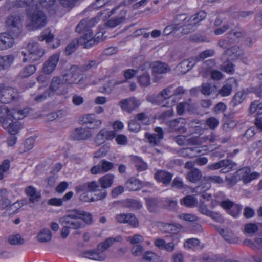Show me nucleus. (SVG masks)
Returning a JSON list of instances; mask_svg holds the SVG:
<instances>
[{
	"label": "nucleus",
	"instance_id": "4",
	"mask_svg": "<svg viewBox=\"0 0 262 262\" xmlns=\"http://www.w3.org/2000/svg\"><path fill=\"white\" fill-rule=\"evenodd\" d=\"M75 189L77 192L88 191L95 192V195L91 198V201L103 200L107 194L106 190H100V186L96 181H92L80 185L76 186Z\"/></svg>",
	"mask_w": 262,
	"mask_h": 262
},
{
	"label": "nucleus",
	"instance_id": "60",
	"mask_svg": "<svg viewBox=\"0 0 262 262\" xmlns=\"http://www.w3.org/2000/svg\"><path fill=\"white\" fill-rule=\"evenodd\" d=\"M10 161L5 160L0 165V180L4 178V172H7L10 168Z\"/></svg>",
	"mask_w": 262,
	"mask_h": 262
},
{
	"label": "nucleus",
	"instance_id": "15",
	"mask_svg": "<svg viewBox=\"0 0 262 262\" xmlns=\"http://www.w3.org/2000/svg\"><path fill=\"white\" fill-rule=\"evenodd\" d=\"M79 121L82 124L88 125V128L96 129L101 126L102 121L96 118L93 114H85L80 118Z\"/></svg>",
	"mask_w": 262,
	"mask_h": 262
},
{
	"label": "nucleus",
	"instance_id": "44",
	"mask_svg": "<svg viewBox=\"0 0 262 262\" xmlns=\"http://www.w3.org/2000/svg\"><path fill=\"white\" fill-rule=\"evenodd\" d=\"M22 128L23 125L19 122L17 121H14L13 120L12 123H11L8 127L4 128L7 130L10 135H16Z\"/></svg>",
	"mask_w": 262,
	"mask_h": 262
},
{
	"label": "nucleus",
	"instance_id": "47",
	"mask_svg": "<svg viewBox=\"0 0 262 262\" xmlns=\"http://www.w3.org/2000/svg\"><path fill=\"white\" fill-rule=\"evenodd\" d=\"M147 207L150 212H156L158 207L159 201L156 198H147L146 199Z\"/></svg>",
	"mask_w": 262,
	"mask_h": 262
},
{
	"label": "nucleus",
	"instance_id": "41",
	"mask_svg": "<svg viewBox=\"0 0 262 262\" xmlns=\"http://www.w3.org/2000/svg\"><path fill=\"white\" fill-rule=\"evenodd\" d=\"M181 205L187 207H192L197 203V200L193 196L188 195L180 200Z\"/></svg>",
	"mask_w": 262,
	"mask_h": 262
},
{
	"label": "nucleus",
	"instance_id": "50",
	"mask_svg": "<svg viewBox=\"0 0 262 262\" xmlns=\"http://www.w3.org/2000/svg\"><path fill=\"white\" fill-rule=\"evenodd\" d=\"M250 172V169L249 167H246L238 169L235 174L236 177L238 178V180L243 179L244 183H246V180L248 179Z\"/></svg>",
	"mask_w": 262,
	"mask_h": 262
},
{
	"label": "nucleus",
	"instance_id": "58",
	"mask_svg": "<svg viewBox=\"0 0 262 262\" xmlns=\"http://www.w3.org/2000/svg\"><path fill=\"white\" fill-rule=\"evenodd\" d=\"M221 69L227 73L232 74L234 72V65L227 60L222 64Z\"/></svg>",
	"mask_w": 262,
	"mask_h": 262
},
{
	"label": "nucleus",
	"instance_id": "3",
	"mask_svg": "<svg viewBox=\"0 0 262 262\" xmlns=\"http://www.w3.org/2000/svg\"><path fill=\"white\" fill-rule=\"evenodd\" d=\"M97 18L96 17L92 18L91 19H84L82 20L79 24L77 26L75 31L77 32L83 34L82 36L84 39L87 38L88 40L92 39L94 41V45L97 43L100 39V36H102V34L98 33L97 37H94L93 32L91 28L93 27L97 23Z\"/></svg>",
	"mask_w": 262,
	"mask_h": 262
},
{
	"label": "nucleus",
	"instance_id": "34",
	"mask_svg": "<svg viewBox=\"0 0 262 262\" xmlns=\"http://www.w3.org/2000/svg\"><path fill=\"white\" fill-rule=\"evenodd\" d=\"M101 61L98 59L89 60L84 64L79 67L81 72H85L91 69L96 68L100 63Z\"/></svg>",
	"mask_w": 262,
	"mask_h": 262
},
{
	"label": "nucleus",
	"instance_id": "36",
	"mask_svg": "<svg viewBox=\"0 0 262 262\" xmlns=\"http://www.w3.org/2000/svg\"><path fill=\"white\" fill-rule=\"evenodd\" d=\"M51 232L48 228H43L40 231L37 235V239L39 242L45 243L51 239Z\"/></svg>",
	"mask_w": 262,
	"mask_h": 262
},
{
	"label": "nucleus",
	"instance_id": "62",
	"mask_svg": "<svg viewBox=\"0 0 262 262\" xmlns=\"http://www.w3.org/2000/svg\"><path fill=\"white\" fill-rule=\"evenodd\" d=\"M99 164H100L102 172H107L113 168L114 164L110 162L105 160H101Z\"/></svg>",
	"mask_w": 262,
	"mask_h": 262
},
{
	"label": "nucleus",
	"instance_id": "39",
	"mask_svg": "<svg viewBox=\"0 0 262 262\" xmlns=\"http://www.w3.org/2000/svg\"><path fill=\"white\" fill-rule=\"evenodd\" d=\"M207 14L204 11H200L197 13L191 16L189 20V23H191L192 24H195V28H196L197 25L201 21L204 20L206 17Z\"/></svg>",
	"mask_w": 262,
	"mask_h": 262
},
{
	"label": "nucleus",
	"instance_id": "32",
	"mask_svg": "<svg viewBox=\"0 0 262 262\" xmlns=\"http://www.w3.org/2000/svg\"><path fill=\"white\" fill-rule=\"evenodd\" d=\"M202 177V173L201 170L196 168H193L188 172L186 175V179L192 183H196L199 181Z\"/></svg>",
	"mask_w": 262,
	"mask_h": 262
},
{
	"label": "nucleus",
	"instance_id": "17",
	"mask_svg": "<svg viewBox=\"0 0 262 262\" xmlns=\"http://www.w3.org/2000/svg\"><path fill=\"white\" fill-rule=\"evenodd\" d=\"M12 110L6 106H0V125L3 128L8 127L13 122Z\"/></svg>",
	"mask_w": 262,
	"mask_h": 262
},
{
	"label": "nucleus",
	"instance_id": "55",
	"mask_svg": "<svg viewBox=\"0 0 262 262\" xmlns=\"http://www.w3.org/2000/svg\"><path fill=\"white\" fill-rule=\"evenodd\" d=\"M8 242L11 245H22L24 243L25 240L18 234L9 236Z\"/></svg>",
	"mask_w": 262,
	"mask_h": 262
},
{
	"label": "nucleus",
	"instance_id": "35",
	"mask_svg": "<svg viewBox=\"0 0 262 262\" xmlns=\"http://www.w3.org/2000/svg\"><path fill=\"white\" fill-rule=\"evenodd\" d=\"M125 187L129 191H137L140 189L141 184L138 179L131 178L126 182Z\"/></svg>",
	"mask_w": 262,
	"mask_h": 262
},
{
	"label": "nucleus",
	"instance_id": "42",
	"mask_svg": "<svg viewBox=\"0 0 262 262\" xmlns=\"http://www.w3.org/2000/svg\"><path fill=\"white\" fill-rule=\"evenodd\" d=\"M137 79L142 86L147 87L150 84V76L147 71H145L142 75L138 76Z\"/></svg>",
	"mask_w": 262,
	"mask_h": 262
},
{
	"label": "nucleus",
	"instance_id": "48",
	"mask_svg": "<svg viewBox=\"0 0 262 262\" xmlns=\"http://www.w3.org/2000/svg\"><path fill=\"white\" fill-rule=\"evenodd\" d=\"M131 160L138 171H143L147 169L146 163L144 162L139 157L133 156Z\"/></svg>",
	"mask_w": 262,
	"mask_h": 262
},
{
	"label": "nucleus",
	"instance_id": "56",
	"mask_svg": "<svg viewBox=\"0 0 262 262\" xmlns=\"http://www.w3.org/2000/svg\"><path fill=\"white\" fill-rule=\"evenodd\" d=\"M179 226V225L167 224L164 226V231L165 232L171 234H176L178 233L180 230Z\"/></svg>",
	"mask_w": 262,
	"mask_h": 262
},
{
	"label": "nucleus",
	"instance_id": "18",
	"mask_svg": "<svg viewBox=\"0 0 262 262\" xmlns=\"http://www.w3.org/2000/svg\"><path fill=\"white\" fill-rule=\"evenodd\" d=\"M70 136L74 140H85L90 138L92 137V134L87 128L78 127L72 132Z\"/></svg>",
	"mask_w": 262,
	"mask_h": 262
},
{
	"label": "nucleus",
	"instance_id": "7",
	"mask_svg": "<svg viewBox=\"0 0 262 262\" xmlns=\"http://www.w3.org/2000/svg\"><path fill=\"white\" fill-rule=\"evenodd\" d=\"M26 49L29 52L28 54L24 51L21 52V54L25 57L23 59L24 62H26L27 60V58L25 57L27 55L28 56L30 60L35 61L42 57L44 54V50L39 47V45L37 42H29L27 45Z\"/></svg>",
	"mask_w": 262,
	"mask_h": 262
},
{
	"label": "nucleus",
	"instance_id": "51",
	"mask_svg": "<svg viewBox=\"0 0 262 262\" xmlns=\"http://www.w3.org/2000/svg\"><path fill=\"white\" fill-rule=\"evenodd\" d=\"M124 15L126 14V11H123ZM125 20V16L112 18L106 22V25L108 27L114 28L123 23Z\"/></svg>",
	"mask_w": 262,
	"mask_h": 262
},
{
	"label": "nucleus",
	"instance_id": "23",
	"mask_svg": "<svg viewBox=\"0 0 262 262\" xmlns=\"http://www.w3.org/2000/svg\"><path fill=\"white\" fill-rule=\"evenodd\" d=\"M59 61V56L54 54L51 56L43 64V71L47 74L52 73L55 69Z\"/></svg>",
	"mask_w": 262,
	"mask_h": 262
},
{
	"label": "nucleus",
	"instance_id": "9",
	"mask_svg": "<svg viewBox=\"0 0 262 262\" xmlns=\"http://www.w3.org/2000/svg\"><path fill=\"white\" fill-rule=\"evenodd\" d=\"M152 69L153 81L155 82L160 81L164 78L163 74L171 71L170 67L166 63L156 61L150 65Z\"/></svg>",
	"mask_w": 262,
	"mask_h": 262
},
{
	"label": "nucleus",
	"instance_id": "37",
	"mask_svg": "<svg viewBox=\"0 0 262 262\" xmlns=\"http://www.w3.org/2000/svg\"><path fill=\"white\" fill-rule=\"evenodd\" d=\"M37 0H16L15 2L14 6L17 7H28L29 8L33 9L34 7L36 9Z\"/></svg>",
	"mask_w": 262,
	"mask_h": 262
},
{
	"label": "nucleus",
	"instance_id": "21",
	"mask_svg": "<svg viewBox=\"0 0 262 262\" xmlns=\"http://www.w3.org/2000/svg\"><path fill=\"white\" fill-rule=\"evenodd\" d=\"M184 122L185 119L183 118H179L170 121L168 122V126L170 131L179 132L180 133L186 132L187 129L184 125Z\"/></svg>",
	"mask_w": 262,
	"mask_h": 262
},
{
	"label": "nucleus",
	"instance_id": "28",
	"mask_svg": "<svg viewBox=\"0 0 262 262\" xmlns=\"http://www.w3.org/2000/svg\"><path fill=\"white\" fill-rule=\"evenodd\" d=\"M196 29L195 24H192L191 23H189L187 25H183L179 27H178L176 30V31H177L176 36L180 37L184 35L194 31Z\"/></svg>",
	"mask_w": 262,
	"mask_h": 262
},
{
	"label": "nucleus",
	"instance_id": "64",
	"mask_svg": "<svg viewBox=\"0 0 262 262\" xmlns=\"http://www.w3.org/2000/svg\"><path fill=\"white\" fill-rule=\"evenodd\" d=\"M144 258L149 262H158V256L151 251H147L144 255Z\"/></svg>",
	"mask_w": 262,
	"mask_h": 262
},
{
	"label": "nucleus",
	"instance_id": "12",
	"mask_svg": "<svg viewBox=\"0 0 262 262\" xmlns=\"http://www.w3.org/2000/svg\"><path fill=\"white\" fill-rule=\"evenodd\" d=\"M28 16L31 20V26L35 29L42 28L46 24V17L43 12L35 9L32 13L28 12Z\"/></svg>",
	"mask_w": 262,
	"mask_h": 262
},
{
	"label": "nucleus",
	"instance_id": "14",
	"mask_svg": "<svg viewBox=\"0 0 262 262\" xmlns=\"http://www.w3.org/2000/svg\"><path fill=\"white\" fill-rule=\"evenodd\" d=\"M116 137L115 130H109L106 128L101 129L95 138V142L100 146L107 141L112 140Z\"/></svg>",
	"mask_w": 262,
	"mask_h": 262
},
{
	"label": "nucleus",
	"instance_id": "33",
	"mask_svg": "<svg viewBox=\"0 0 262 262\" xmlns=\"http://www.w3.org/2000/svg\"><path fill=\"white\" fill-rule=\"evenodd\" d=\"M172 95V94L170 91V88H166L156 96L153 103H158L160 104L161 102H162L164 100H166Z\"/></svg>",
	"mask_w": 262,
	"mask_h": 262
},
{
	"label": "nucleus",
	"instance_id": "1",
	"mask_svg": "<svg viewBox=\"0 0 262 262\" xmlns=\"http://www.w3.org/2000/svg\"><path fill=\"white\" fill-rule=\"evenodd\" d=\"M92 216L87 212L80 209H72L68 212V217L63 221V223H69L75 229L85 227V224L92 223Z\"/></svg>",
	"mask_w": 262,
	"mask_h": 262
},
{
	"label": "nucleus",
	"instance_id": "27",
	"mask_svg": "<svg viewBox=\"0 0 262 262\" xmlns=\"http://www.w3.org/2000/svg\"><path fill=\"white\" fill-rule=\"evenodd\" d=\"M172 176V174L170 173L163 170H159L155 174V178L156 180L162 182L165 185L170 183Z\"/></svg>",
	"mask_w": 262,
	"mask_h": 262
},
{
	"label": "nucleus",
	"instance_id": "10",
	"mask_svg": "<svg viewBox=\"0 0 262 262\" xmlns=\"http://www.w3.org/2000/svg\"><path fill=\"white\" fill-rule=\"evenodd\" d=\"M79 45L83 46L84 48H90L94 45V41L92 39L88 40L81 36L79 38H75L67 46L65 53L69 55L74 52L77 49Z\"/></svg>",
	"mask_w": 262,
	"mask_h": 262
},
{
	"label": "nucleus",
	"instance_id": "13",
	"mask_svg": "<svg viewBox=\"0 0 262 262\" xmlns=\"http://www.w3.org/2000/svg\"><path fill=\"white\" fill-rule=\"evenodd\" d=\"M80 73L81 71L79 66L73 65L66 71L61 78L68 84H78L81 79L78 81H76V80L78 78Z\"/></svg>",
	"mask_w": 262,
	"mask_h": 262
},
{
	"label": "nucleus",
	"instance_id": "61",
	"mask_svg": "<svg viewBox=\"0 0 262 262\" xmlns=\"http://www.w3.org/2000/svg\"><path fill=\"white\" fill-rule=\"evenodd\" d=\"M52 96L48 89H47L42 94H37L34 100L37 102H41L45 100L48 97Z\"/></svg>",
	"mask_w": 262,
	"mask_h": 262
},
{
	"label": "nucleus",
	"instance_id": "19",
	"mask_svg": "<svg viewBox=\"0 0 262 262\" xmlns=\"http://www.w3.org/2000/svg\"><path fill=\"white\" fill-rule=\"evenodd\" d=\"M244 54V50L239 46H233L225 50L223 55H227L230 60H236Z\"/></svg>",
	"mask_w": 262,
	"mask_h": 262
},
{
	"label": "nucleus",
	"instance_id": "46",
	"mask_svg": "<svg viewBox=\"0 0 262 262\" xmlns=\"http://www.w3.org/2000/svg\"><path fill=\"white\" fill-rule=\"evenodd\" d=\"M125 207L133 210L140 209L142 207V204L138 200L134 199H126L124 202Z\"/></svg>",
	"mask_w": 262,
	"mask_h": 262
},
{
	"label": "nucleus",
	"instance_id": "2",
	"mask_svg": "<svg viewBox=\"0 0 262 262\" xmlns=\"http://www.w3.org/2000/svg\"><path fill=\"white\" fill-rule=\"evenodd\" d=\"M121 239L122 237L120 236H117L115 238H107L104 242L99 244L97 251H88L83 252L82 255L84 257L95 260H104L106 258V255L103 252L111 246L115 242H120Z\"/></svg>",
	"mask_w": 262,
	"mask_h": 262
},
{
	"label": "nucleus",
	"instance_id": "30",
	"mask_svg": "<svg viewBox=\"0 0 262 262\" xmlns=\"http://www.w3.org/2000/svg\"><path fill=\"white\" fill-rule=\"evenodd\" d=\"M216 230L219 233L222 235L225 240L228 243H235L237 242V237L231 231L224 230L220 228H216Z\"/></svg>",
	"mask_w": 262,
	"mask_h": 262
},
{
	"label": "nucleus",
	"instance_id": "52",
	"mask_svg": "<svg viewBox=\"0 0 262 262\" xmlns=\"http://www.w3.org/2000/svg\"><path fill=\"white\" fill-rule=\"evenodd\" d=\"M125 223H128L133 227H137L139 225L138 219L133 213H126Z\"/></svg>",
	"mask_w": 262,
	"mask_h": 262
},
{
	"label": "nucleus",
	"instance_id": "43",
	"mask_svg": "<svg viewBox=\"0 0 262 262\" xmlns=\"http://www.w3.org/2000/svg\"><path fill=\"white\" fill-rule=\"evenodd\" d=\"M200 91L203 95L209 96L216 92V87L209 83H203L201 85Z\"/></svg>",
	"mask_w": 262,
	"mask_h": 262
},
{
	"label": "nucleus",
	"instance_id": "57",
	"mask_svg": "<svg viewBox=\"0 0 262 262\" xmlns=\"http://www.w3.org/2000/svg\"><path fill=\"white\" fill-rule=\"evenodd\" d=\"M40 41L46 40L47 42H51L54 39V35L49 30H45L42 34L38 36Z\"/></svg>",
	"mask_w": 262,
	"mask_h": 262
},
{
	"label": "nucleus",
	"instance_id": "16",
	"mask_svg": "<svg viewBox=\"0 0 262 262\" xmlns=\"http://www.w3.org/2000/svg\"><path fill=\"white\" fill-rule=\"evenodd\" d=\"M141 103L139 100L135 97H130L127 99H122L119 102V105L121 108L130 113L133 110L138 107Z\"/></svg>",
	"mask_w": 262,
	"mask_h": 262
},
{
	"label": "nucleus",
	"instance_id": "22",
	"mask_svg": "<svg viewBox=\"0 0 262 262\" xmlns=\"http://www.w3.org/2000/svg\"><path fill=\"white\" fill-rule=\"evenodd\" d=\"M154 130L155 133L153 134L146 133L145 137L151 144L157 145L163 138V131L161 128L159 127H156Z\"/></svg>",
	"mask_w": 262,
	"mask_h": 262
},
{
	"label": "nucleus",
	"instance_id": "8",
	"mask_svg": "<svg viewBox=\"0 0 262 262\" xmlns=\"http://www.w3.org/2000/svg\"><path fill=\"white\" fill-rule=\"evenodd\" d=\"M66 84L61 78L58 76L53 77L48 89L52 96L54 94L64 95L68 92V88Z\"/></svg>",
	"mask_w": 262,
	"mask_h": 262
},
{
	"label": "nucleus",
	"instance_id": "53",
	"mask_svg": "<svg viewBox=\"0 0 262 262\" xmlns=\"http://www.w3.org/2000/svg\"><path fill=\"white\" fill-rule=\"evenodd\" d=\"M135 119L138 122L141 124H143L145 125H149L150 122L149 117L145 113H140L137 114L135 117Z\"/></svg>",
	"mask_w": 262,
	"mask_h": 262
},
{
	"label": "nucleus",
	"instance_id": "6",
	"mask_svg": "<svg viewBox=\"0 0 262 262\" xmlns=\"http://www.w3.org/2000/svg\"><path fill=\"white\" fill-rule=\"evenodd\" d=\"M6 26L14 36L18 37L21 33L22 27L20 16L16 14L9 15L6 21Z\"/></svg>",
	"mask_w": 262,
	"mask_h": 262
},
{
	"label": "nucleus",
	"instance_id": "24",
	"mask_svg": "<svg viewBox=\"0 0 262 262\" xmlns=\"http://www.w3.org/2000/svg\"><path fill=\"white\" fill-rule=\"evenodd\" d=\"M236 85V80L234 78H231L228 80L227 82L218 91V94L223 97H226L231 93L233 85Z\"/></svg>",
	"mask_w": 262,
	"mask_h": 262
},
{
	"label": "nucleus",
	"instance_id": "29",
	"mask_svg": "<svg viewBox=\"0 0 262 262\" xmlns=\"http://www.w3.org/2000/svg\"><path fill=\"white\" fill-rule=\"evenodd\" d=\"M27 195L30 197L29 201L31 203L38 201L41 197L40 192H37L36 189L32 186L27 187L25 190Z\"/></svg>",
	"mask_w": 262,
	"mask_h": 262
},
{
	"label": "nucleus",
	"instance_id": "11",
	"mask_svg": "<svg viewBox=\"0 0 262 262\" xmlns=\"http://www.w3.org/2000/svg\"><path fill=\"white\" fill-rule=\"evenodd\" d=\"M236 164L230 160L225 159L218 161L216 163L209 164L207 168L209 170H216L222 168L220 170L221 173H227L236 169Z\"/></svg>",
	"mask_w": 262,
	"mask_h": 262
},
{
	"label": "nucleus",
	"instance_id": "59",
	"mask_svg": "<svg viewBox=\"0 0 262 262\" xmlns=\"http://www.w3.org/2000/svg\"><path fill=\"white\" fill-rule=\"evenodd\" d=\"M141 128L140 123L136 120L135 118L128 123V129L130 132L137 133L141 130Z\"/></svg>",
	"mask_w": 262,
	"mask_h": 262
},
{
	"label": "nucleus",
	"instance_id": "54",
	"mask_svg": "<svg viewBox=\"0 0 262 262\" xmlns=\"http://www.w3.org/2000/svg\"><path fill=\"white\" fill-rule=\"evenodd\" d=\"M215 52L212 49H208L200 53L198 56L194 57L197 62L201 60L204 59L209 57H211L214 55Z\"/></svg>",
	"mask_w": 262,
	"mask_h": 262
},
{
	"label": "nucleus",
	"instance_id": "49",
	"mask_svg": "<svg viewBox=\"0 0 262 262\" xmlns=\"http://www.w3.org/2000/svg\"><path fill=\"white\" fill-rule=\"evenodd\" d=\"M36 71V67L34 65H29L25 67L20 72L19 75L21 78L28 77Z\"/></svg>",
	"mask_w": 262,
	"mask_h": 262
},
{
	"label": "nucleus",
	"instance_id": "40",
	"mask_svg": "<svg viewBox=\"0 0 262 262\" xmlns=\"http://www.w3.org/2000/svg\"><path fill=\"white\" fill-rule=\"evenodd\" d=\"M66 217H68V214L59 219V222L61 225H63V227L61 230V236L62 238H66L69 234L70 230L69 229H75L71 226V225L69 223H63L64 221H63Z\"/></svg>",
	"mask_w": 262,
	"mask_h": 262
},
{
	"label": "nucleus",
	"instance_id": "45",
	"mask_svg": "<svg viewBox=\"0 0 262 262\" xmlns=\"http://www.w3.org/2000/svg\"><path fill=\"white\" fill-rule=\"evenodd\" d=\"M249 112L250 114L256 113L257 114H262V102L258 100H255L252 102L249 108Z\"/></svg>",
	"mask_w": 262,
	"mask_h": 262
},
{
	"label": "nucleus",
	"instance_id": "5",
	"mask_svg": "<svg viewBox=\"0 0 262 262\" xmlns=\"http://www.w3.org/2000/svg\"><path fill=\"white\" fill-rule=\"evenodd\" d=\"M20 98L18 90L14 87L0 84V101L3 103L18 102Z\"/></svg>",
	"mask_w": 262,
	"mask_h": 262
},
{
	"label": "nucleus",
	"instance_id": "25",
	"mask_svg": "<svg viewBox=\"0 0 262 262\" xmlns=\"http://www.w3.org/2000/svg\"><path fill=\"white\" fill-rule=\"evenodd\" d=\"M197 62L194 57L183 60L177 67L179 70L183 74L186 73L193 67Z\"/></svg>",
	"mask_w": 262,
	"mask_h": 262
},
{
	"label": "nucleus",
	"instance_id": "31",
	"mask_svg": "<svg viewBox=\"0 0 262 262\" xmlns=\"http://www.w3.org/2000/svg\"><path fill=\"white\" fill-rule=\"evenodd\" d=\"M14 57L12 55H0V70H7L12 64Z\"/></svg>",
	"mask_w": 262,
	"mask_h": 262
},
{
	"label": "nucleus",
	"instance_id": "38",
	"mask_svg": "<svg viewBox=\"0 0 262 262\" xmlns=\"http://www.w3.org/2000/svg\"><path fill=\"white\" fill-rule=\"evenodd\" d=\"M235 42V39L231 36H228L226 38L221 39L218 41L217 45L227 50Z\"/></svg>",
	"mask_w": 262,
	"mask_h": 262
},
{
	"label": "nucleus",
	"instance_id": "26",
	"mask_svg": "<svg viewBox=\"0 0 262 262\" xmlns=\"http://www.w3.org/2000/svg\"><path fill=\"white\" fill-rule=\"evenodd\" d=\"M114 179V176L111 174H107L99 179L98 183L100 186V190L105 189L112 186Z\"/></svg>",
	"mask_w": 262,
	"mask_h": 262
},
{
	"label": "nucleus",
	"instance_id": "20",
	"mask_svg": "<svg viewBox=\"0 0 262 262\" xmlns=\"http://www.w3.org/2000/svg\"><path fill=\"white\" fill-rule=\"evenodd\" d=\"M14 37L6 32L0 33V51L12 47L14 43Z\"/></svg>",
	"mask_w": 262,
	"mask_h": 262
},
{
	"label": "nucleus",
	"instance_id": "63",
	"mask_svg": "<svg viewBox=\"0 0 262 262\" xmlns=\"http://www.w3.org/2000/svg\"><path fill=\"white\" fill-rule=\"evenodd\" d=\"M228 35L235 37L238 39H241L245 36V33L241 28L236 27L235 29L232 30L228 33Z\"/></svg>",
	"mask_w": 262,
	"mask_h": 262
}]
</instances>
